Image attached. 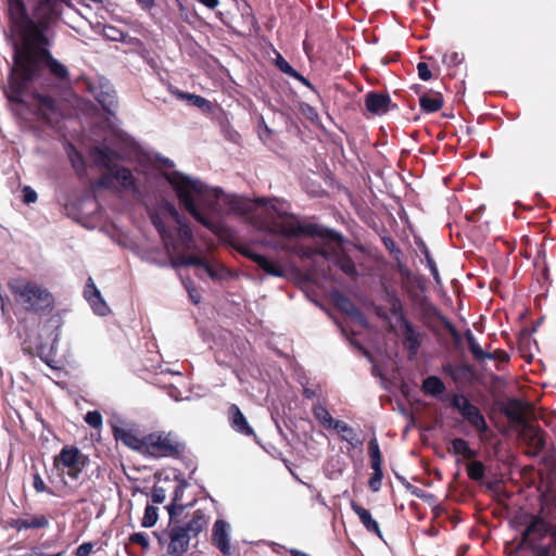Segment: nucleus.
I'll list each match as a JSON object with an SVG mask.
<instances>
[{"label": "nucleus", "instance_id": "nucleus-14", "mask_svg": "<svg viewBox=\"0 0 556 556\" xmlns=\"http://www.w3.org/2000/svg\"><path fill=\"white\" fill-rule=\"evenodd\" d=\"M90 155L96 166L104 168L109 173L117 165L115 162L123 160V155L118 151L106 146L92 148Z\"/></svg>", "mask_w": 556, "mask_h": 556}, {"label": "nucleus", "instance_id": "nucleus-11", "mask_svg": "<svg viewBox=\"0 0 556 556\" xmlns=\"http://www.w3.org/2000/svg\"><path fill=\"white\" fill-rule=\"evenodd\" d=\"M64 2L66 0H38L33 11V20L50 27L61 16V4Z\"/></svg>", "mask_w": 556, "mask_h": 556}, {"label": "nucleus", "instance_id": "nucleus-23", "mask_svg": "<svg viewBox=\"0 0 556 556\" xmlns=\"http://www.w3.org/2000/svg\"><path fill=\"white\" fill-rule=\"evenodd\" d=\"M228 525L225 520L218 519L214 523L212 541L213 544L224 554H230Z\"/></svg>", "mask_w": 556, "mask_h": 556}, {"label": "nucleus", "instance_id": "nucleus-63", "mask_svg": "<svg viewBox=\"0 0 556 556\" xmlns=\"http://www.w3.org/2000/svg\"><path fill=\"white\" fill-rule=\"evenodd\" d=\"M442 324L445 326V328L448 330L453 339L457 342L460 339L458 330L455 328V326L446 318L442 317Z\"/></svg>", "mask_w": 556, "mask_h": 556}, {"label": "nucleus", "instance_id": "nucleus-52", "mask_svg": "<svg viewBox=\"0 0 556 556\" xmlns=\"http://www.w3.org/2000/svg\"><path fill=\"white\" fill-rule=\"evenodd\" d=\"M129 542L140 545L142 549H148L150 547L148 535L144 532H135L130 534Z\"/></svg>", "mask_w": 556, "mask_h": 556}, {"label": "nucleus", "instance_id": "nucleus-17", "mask_svg": "<svg viewBox=\"0 0 556 556\" xmlns=\"http://www.w3.org/2000/svg\"><path fill=\"white\" fill-rule=\"evenodd\" d=\"M238 251L240 254L255 263L266 274L274 277L283 276V269L277 263L269 261L266 256L253 251L250 247H241Z\"/></svg>", "mask_w": 556, "mask_h": 556}, {"label": "nucleus", "instance_id": "nucleus-16", "mask_svg": "<svg viewBox=\"0 0 556 556\" xmlns=\"http://www.w3.org/2000/svg\"><path fill=\"white\" fill-rule=\"evenodd\" d=\"M227 418L231 429L244 437H251L256 439L257 435L249 424L247 417L241 412L237 404H230L227 409Z\"/></svg>", "mask_w": 556, "mask_h": 556}, {"label": "nucleus", "instance_id": "nucleus-9", "mask_svg": "<svg viewBox=\"0 0 556 556\" xmlns=\"http://www.w3.org/2000/svg\"><path fill=\"white\" fill-rule=\"evenodd\" d=\"M451 406L457 409L462 417L479 433H485L489 430V426L480 408L472 404L467 396L453 394Z\"/></svg>", "mask_w": 556, "mask_h": 556}, {"label": "nucleus", "instance_id": "nucleus-24", "mask_svg": "<svg viewBox=\"0 0 556 556\" xmlns=\"http://www.w3.org/2000/svg\"><path fill=\"white\" fill-rule=\"evenodd\" d=\"M186 488L187 482L185 480H179L175 485L172 501L166 506L170 522H173L177 517H179L186 508V505L180 503V500L184 495Z\"/></svg>", "mask_w": 556, "mask_h": 556}, {"label": "nucleus", "instance_id": "nucleus-10", "mask_svg": "<svg viewBox=\"0 0 556 556\" xmlns=\"http://www.w3.org/2000/svg\"><path fill=\"white\" fill-rule=\"evenodd\" d=\"M402 333V344L408 354V358L413 359L417 356L425 333L419 330L408 318H403V324L400 325Z\"/></svg>", "mask_w": 556, "mask_h": 556}, {"label": "nucleus", "instance_id": "nucleus-19", "mask_svg": "<svg viewBox=\"0 0 556 556\" xmlns=\"http://www.w3.org/2000/svg\"><path fill=\"white\" fill-rule=\"evenodd\" d=\"M112 433L116 441H121L124 445L142 454L146 435L139 437L135 430L118 426H112Z\"/></svg>", "mask_w": 556, "mask_h": 556}, {"label": "nucleus", "instance_id": "nucleus-8", "mask_svg": "<svg viewBox=\"0 0 556 556\" xmlns=\"http://www.w3.org/2000/svg\"><path fill=\"white\" fill-rule=\"evenodd\" d=\"M89 463V457L74 445H65L53 458V466L66 473L71 479L77 480Z\"/></svg>", "mask_w": 556, "mask_h": 556}, {"label": "nucleus", "instance_id": "nucleus-42", "mask_svg": "<svg viewBox=\"0 0 556 556\" xmlns=\"http://www.w3.org/2000/svg\"><path fill=\"white\" fill-rule=\"evenodd\" d=\"M372 473L368 480V486L372 492H378L381 489L383 471L382 466L371 467Z\"/></svg>", "mask_w": 556, "mask_h": 556}, {"label": "nucleus", "instance_id": "nucleus-55", "mask_svg": "<svg viewBox=\"0 0 556 556\" xmlns=\"http://www.w3.org/2000/svg\"><path fill=\"white\" fill-rule=\"evenodd\" d=\"M382 243L384 245V248L391 253V254H394V255H400L402 252L401 250L397 248L395 241L393 238L389 237V236H386V237H382Z\"/></svg>", "mask_w": 556, "mask_h": 556}, {"label": "nucleus", "instance_id": "nucleus-51", "mask_svg": "<svg viewBox=\"0 0 556 556\" xmlns=\"http://www.w3.org/2000/svg\"><path fill=\"white\" fill-rule=\"evenodd\" d=\"M486 355L488 356H485V359L497 361L500 364H507L510 359L509 354L502 349H497L493 352L486 351Z\"/></svg>", "mask_w": 556, "mask_h": 556}, {"label": "nucleus", "instance_id": "nucleus-28", "mask_svg": "<svg viewBox=\"0 0 556 556\" xmlns=\"http://www.w3.org/2000/svg\"><path fill=\"white\" fill-rule=\"evenodd\" d=\"M334 430L341 434V439L346 441L352 447L361 448L364 444V440L361 439L355 430L344 421L336 422Z\"/></svg>", "mask_w": 556, "mask_h": 556}, {"label": "nucleus", "instance_id": "nucleus-32", "mask_svg": "<svg viewBox=\"0 0 556 556\" xmlns=\"http://www.w3.org/2000/svg\"><path fill=\"white\" fill-rule=\"evenodd\" d=\"M336 265L350 278L355 279L358 276V271L353 258L342 253L337 257Z\"/></svg>", "mask_w": 556, "mask_h": 556}, {"label": "nucleus", "instance_id": "nucleus-39", "mask_svg": "<svg viewBox=\"0 0 556 556\" xmlns=\"http://www.w3.org/2000/svg\"><path fill=\"white\" fill-rule=\"evenodd\" d=\"M230 211L240 215H247L251 212L252 205L244 199L232 197L228 200Z\"/></svg>", "mask_w": 556, "mask_h": 556}, {"label": "nucleus", "instance_id": "nucleus-46", "mask_svg": "<svg viewBox=\"0 0 556 556\" xmlns=\"http://www.w3.org/2000/svg\"><path fill=\"white\" fill-rule=\"evenodd\" d=\"M179 97L181 99H187L192 105H194L199 109L210 108V102L202 96L180 92Z\"/></svg>", "mask_w": 556, "mask_h": 556}, {"label": "nucleus", "instance_id": "nucleus-37", "mask_svg": "<svg viewBox=\"0 0 556 556\" xmlns=\"http://www.w3.org/2000/svg\"><path fill=\"white\" fill-rule=\"evenodd\" d=\"M8 2L9 12L11 16L15 20V22L25 21L26 17H29L23 0H8Z\"/></svg>", "mask_w": 556, "mask_h": 556}, {"label": "nucleus", "instance_id": "nucleus-35", "mask_svg": "<svg viewBox=\"0 0 556 556\" xmlns=\"http://www.w3.org/2000/svg\"><path fill=\"white\" fill-rule=\"evenodd\" d=\"M388 302L390 304V313L396 317L399 325L403 324V318H407L403 311V303L401 299L393 292L388 293Z\"/></svg>", "mask_w": 556, "mask_h": 556}, {"label": "nucleus", "instance_id": "nucleus-44", "mask_svg": "<svg viewBox=\"0 0 556 556\" xmlns=\"http://www.w3.org/2000/svg\"><path fill=\"white\" fill-rule=\"evenodd\" d=\"M179 229L178 233L179 237L184 243V245L189 249L193 244V236L190 227L185 223V219H182L180 223H178Z\"/></svg>", "mask_w": 556, "mask_h": 556}, {"label": "nucleus", "instance_id": "nucleus-30", "mask_svg": "<svg viewBox=\"0 0 556 556\" xmlns=\"http://www.w3.org/2000/svg\"><path fill=\"white\" fill-rule=\"evenodd\" d=\"M421 390L427 395L438 397L445 392L446 387L438 376H428L422 381Z\"/></svg>", "mask_w": 556, "mask_h": 556}, {"label": "nucleus", "instance_id": "nucleus-49", "mask_svg": "<svg viewBox=\"0 0 556 556\" xmlns=\"http://www.w3.org/2000/svg\"><path fill=\"white\" fill-rule=\"evenodd\" d=\"M464 60V55L462 53H458L456 51L446 52L443 54L442 62L446 66H456L460 64Z\"/></svg>", "mask_w": 556, "mask_h": 556}, {"label": "nucleus", "instance_id": "nucleus-4", "mask_svg": "<svg viewBox=\"0 0 556 556\" xmlns=\"http://www.w3.org/2000/svg\"><path fill=\"white\" fill-rule=\"evenodd\" d=\"M527 548L532 556H556V525L540 515H531L516 552Z\"/></svg>", "mask_w": 556, "mask_h": 556}, {"label": "nucleus", "instance_id": "nucleus-21", "mask_svg": "<svg viewBox=\"0 0 556 556\" xmlns=\"http://www.w3.org/2000/svg\"><path fill=\"white\" fill-rule=\"evenodd\" d=\"M84 294L86 300L90 303L94 313L101 316L106 315V313L109 312V307L104 300L102 299L100 291L97 289L91 278L88 279V283L86 285Z\"/></svg>", "mask_w": 556, "mask_h": 556}, {"label": "nucleus", "instance_id": "nucleus-59", "mask_svg": "<svg viewBox=\"0 0 556 556\" xmlns=\"http://www.w3.org/2000/svg\"><path fill=\"white\" fill-rule=\"evenodd\" d=\"M163 208L173 217V219L178 224L180 223L182 219H185L180 214L179 212L177 211V208L175 207V205L170 202H165L164 205H163Z\"/></svg>", "mask_w": 556, "mask_h": 556}, {"label": "nucleus", "instance_id": "nucleus-15", "mask_svg": "<svg viewBox=\"0 0 556 556\" xmlns=\"http://www.w3.org/2000/svg\"><path fill=\"white\" fill-rule=\"evenodd\" d=\"M8 526L17 532L26 530H40L49 527V519L43 514H25L24 517L11 518L8 520Z\"/></svg>", "mask_w": 556, "mask_h": 556}, {"label": "nucleus", "instance_id": "nucleus-6", "mask_svg": "<svg viewBox=\"0 0 556 556\" xmlns=\"http://www.w3.org/2000/svg\"><path fill=\"white\" fill-rule=\"evenodd\" d=\"M167 181L175 190L177 198L185 210L202 226L210 230H214L213 223L199 211L193 198V193L197 195H203L205 193L204 184L200 180L191 179L178 172L168 175Z\"/></svg>", "mask_w": 556, "mask_h": 556}, {"label": "nucleus", "instance_id": "nucleus-50", "mask_svg": "<svg viewBox=\"0 0 556 556\" xmlns=\"http://www.w3.org/2000/svg\"><path fill=\"white\" fill-rule=\"evenodd\" d=\"M275 65L277 68L288 76H292L296 70H294L289 62L280 54L277 53V58L275 60Z\"/></svg>", "mask_w": 556, "mask_h": 556}, {"label": "nucleus", "instance_id": "nucleus-33", "mask_svg": "<svg viewBox=\"0 0 556 556\" xmlns=\"http://www.w3.org/2000/svg\"><path fill=\"white\" fill-rule=\"evenodd\" d=\"M151 222H152L153 226L156 228L164 245L166 248H168L169 244L174 245L173 244V236H172L170 231L167 229V227L163 223L162 218L156 213L151 215Z\"/></svg>", "mask_w": 556, "mask_h": 556}, {"label": "nucleus", "instance_id": "nucleus-20", "mask_svg": "<svg viewBox=\"0 0 556 556\" xmlns=\"http://www.w3.org/2000/svg\"><path fill=\"white\" fill-rule=\"evenodd\" d=\"M391 98L388 93L370 91L365 96V108L375 115L386 114L391 106Z\"/></svg>", "mask_w": 556, "mask_h": 556}, {"label": "nucleus", "instance_id": "nucleus-58", "mask_svg": "<svg viewBox=\"0 0 556 556\" xmlns=\"http://www.w3.org/2000/svg\"><path fill=\"white\" fill-rule=\"evenodd\" d=\"M470 353L472 354L473 358L478 362L484 361L486 355V351H483L482 348L479 345L478 342L473 343L469 348Z\"/></svg>", "mask_w": 556, "mask_h": 556}, {"label": "nucleus", "instance_id": "nucleus-48", "mask_svg": "<svg viewBox=\"0 0 556 556\" xmlns=\"http://www.w3.org/2000/svg\"><path fill=\"white\" fill-rule=\"evenodd\" d=\"M85 421L87 425L94 429H99L102 426V415L99 410H90L85 415Z\"/></svg>", "mask_w": 556, "mask_h": 556}, {"label": "nucleus", "instance_id": "nucleus-43", "mask_svg": "<svg viewBox=\"0 0 556 556\" xmlns=\"http://www.w3.org/2000/svg\"><path fill=\"white\" fill-rule=\"evenodd\" d=\"M157 508L155 506L148 505L141 520V526L144 528L153 527L157 521Z\"/></svg>", "mask_w": 556, "mask_h": 556}, {"label": "nucleus", "instance_id": "nucleus-36", "mask_svg": "<svg viewBox=\"0 0 556 556\" xmlns=\"http://www.w3.org/2000/svg\"><path fill=\"white\" fill-rule=\"evenodd\" d=\"M71 164L78 176L86 175L87 166L83 154L72 146V151L68 154Z\"/></svg>", "mask_w": 556, "mask_h": 556}, {"label": "nucleus", "instance_id": "nucleus-34", "mask_svg": "<svg viewBox=\"0 0 556 556\" xmlns=\"http://www.w3.org/2000/svg\"><path fill=\"white\" fill-rule=\"evenodd\" d=\"M452 451L455 455H462L466 459L476 457V452L470 448L469 443L463 438L452 440Z\"/></svg>", "mask_w": 556, "mask_h": 556}, {"label": "nucleus", "instance_id": "nucleus-13", "mask_svg": "<svg viewBox=\"0 0 556 556\" xmlns=\"http://www.w3.org/2000/svg\"><path fill=\"white\" fill-rule=\"evenodd\" d=\"M531 409V405L519 399H508L501 408L502 413L509 420L515 430L525 426L529 420L526 414Z\"/></svg>", "mask_w": 556, "mask_h": 556}, {"label": "nucleus", "instance_id": "nucleus-31", "mask_svg": "<svg viewBox=\"0 0 556 556\" xmlns=\"http://www.w3.org/2000/svg\"><path fill=\"white\" fill-rule=\"evenodd\" d=\"M313 415L318 420V422L328 429H334L336 422H339L340 420H336L332 418L328 409L319 402L314 404L313 406Z\"/></svg>", "mask_w": 556, "mask_h": 556}, {"label": "nucleus", "instance_id": "nucleus-53", "mask_svg": "<svg viewBox=\"0 0 556 556\" xmlns=\"http://www.w3.org/2000/svg\"><path fill=\"white\" fill-rule=\"evenodd\" d=\"M33 486L37 493L48 492L49 494H53L52 491L47 486L38 471H35L33 473Z\"/></svg>", "mask_w": 556, "mask_h": 556}, {"label": "nucleus", "instance_id": "nucleus-40", "mask_svg": "<svg viewBox=\"0 0 556 556\" xmlns=\"http://www.w3.org/2000/svg\"><path fill=\"white\" fill-rule=\"evenodd\" d=\"M467 475L473 481H481L485 475V467L480 460H472L467 465Z\"/></svg>", "mask_w": 556, "mask_h": 556}, {"label": "nucleus", "instance_id": "nucleus-45", "mask_svg": "<svg viewBox=\"0 0 556 556\" xmlns=\"http://www.w3.org/2000/svg\"><path fill=\"white\" fill-rule=\"evenodd\" d=\"M97 101L101 104L105 112L109 114L114 113V109L116 108V100L113 96L109 93H100L97 97Z\"/></svg>", "mask_w": 556, "mask_h": 556}, {"label": "nucleus", "instance_id": "nucleus-64", "mask_svg": "<svg viewBox=\"0 0 556 556\" xmlns=\"http://www.w3.org/2000/svg\"><path fill=\"white\" fill-rule=\"evenodd\" d=\"M27 556H63V552L47 554L41 551L39 547H33Z\"/></svg>", "mask_w": 556, "mask_h": 556}, {"label": "nucleus", "instance_id": "nucleus-60", "mask_svg": "<svg viewBox=\"0 0 556 556\" xmlns=\"http://www.w3.org/2000/svg\"><path fill=\"white\" fill-rule=\"evenodd\" d=\"M37 192L30 187L26 186L23 188V201L26 204L35 203L37 201Z\"/></svg>", "mask_w": 556, "mask_h": 556}, {"label": "nucleus", "instance_id": "nucleus-1", "mask_svg": "<svg viewBox=\"0 0 556 556\" xmlns=\"http://www.w3.org/2000/svg\"><path fill=\"white\" fill-rule=\"evenodd\" d=\"M26 55L25 65L15 73H11L9 77L10 94L9 100L16 104L24 103V96L29 85L41 76L45 67L49 73L59 80H68L70 72L67 67L56 60L49 49H38L35 58L29 59Z\"/></svg>", "mask_w": 556, "mask_h": 556}, {"label": "nucleus", "instance_id": "nucleus-38", "mask_svg": "<svg viewBox=\"0 0 556 556\" xmlns=\"http://www.w3.org/2000/svg\"><path fill=\"white\" fill-rule=\"evenodd\" d=\"M368 455L370 458V467L382 466V454L377 438L369 440Z\"/></svg>", "mask_w": 556, "mask_h": 556}, {"label": "nucleus", "instance_id": "nucleus-41", "mask_svg": "<svg viewBox=\"0 0 556 556\" xmlns=\"http://www.w3.org/2000/svg\"><path fill=\"white\" fill-rule=\"evenodd\" d=\"M421 314L425 320L431 319V318H439L442 321V317H444L439 308L431 303L428 300H425L420 304Z\"/></svg>", "mask_w": 556, "mask_h": 556}, {"label": "nucleus", "instance_id": "nucleus-26", "mask_svg": "<svg viewBox=\"0 0 556 556\" xmlns=\"http://www.w3.org/2000/svg\"><path fill=\"white\" fill-rule=\"evenodd\" d=\"M112 178L119 182L123 189L136 191L137 182L131 170L125 166L116 165L114 169L110 172Z\"/></svg>", "mask_w": 556, "mask_h": 556}, {"label": "nucleus", "instance_id": "nucleus-12", "mask_svg": "<svg viewBox=\"0 0 556 556\" xmlns=\"http://www.w3.org/2000/svg\"><path fill=\"white\" fill-rule=\"evenodd\" d=\"M516 431L520 439L531 448L533 455H538L544 450L546 432L539 426L528 421Z\"/></svg>", "mask_w": 556, "mask_h": 556}, {"label": "nucleus", "instance_id": "nucleus-29", "mask_svg": "<svg viewBox=\"0 0 556 556\" xmlns=\"http://www.w3.org/2000/svg\"><path fill=\"white\" fill-rule=\"evenodd\" d=\"M207 520L202 510L198 509L193 513L191 519L181 528L191 536L197 538L206 527Z\"/></svg>", "mask_w": 556, "mask_h": 556}, {"label": "nucleus", "instance_id": "nucleus-54", "mask_svg": "<svg viewBox=\"0 0 556 556\" xmlns=\"http://www.w3.org/2000/svg\"><path fill=\"white\" fill-rule=\"evenodd\" d=\"M94 543L92 542H85L80 544L76 551L75 556H90L93 553Z\"/></svg>", "mask_w": 556, "mask_h": 556}, {"label": "nucleus", "instance_id": "nucleus-25", "mask_svg": "<svg viewBox=\"0 0 556 556\" xmlns=\"http://www.w3.org/2000/svg\"><path fill=\"white\" fill-rule=\"evenodd\" d=\"M444 98L439 91L430 90L419 97V105L422 112L427 114L435 113L443 108Z\"/></svg>", "mask_w": 556, "mask_h": 556}, {"label": "nucleus", "instance_id": "nucleus-57", "mask_svg": "<svg viewBox=\"0 0 556 556\" xmlns=\"http://www.w3.org/2000/svg\"><path fill=\"white\" fill-rule=\"evenodd\" d=\"M151 498L155 504L163 503L166 498L165 490L162 486L154 485L151 493Z\"/></svg>", "mask_w": 556, "mask_h": 556}, {"label": "nucleus", "instance_id": "nucleus-56", "mask_svg": "<svg viewBox=\"0 0 556 556\" xmlns=\"http://www.w3.org/2000/svg\"><path fill=\"white\" fill-rule=\"evenodd\" d=\"M417 71H418V76L421 80H430L432 78V73L428 66L427 63L425 62H419L417 64Z\"/></svg>", "mask_w": 556, "mask_h": 556}, {"label": "nucleus", "instance_id": "nucleus-3", "mask_svg": "<svg viewBox=\"0 0 556 556\" xmlns=\"http://www.w3.org/2000/svg\"><path fill=\"white\" fill-rule=\"evenodd\" d=\"M8 288L15 302L27 313L47 316L55 307L54 295L45 286L26 279H13Z\"/></svg>", "mask_w": 556, "mask_h": 556}, {"label": "nucleus", "instance_id": "nucleus-62", "mask_svg": "<svg viewBox=\"0 0 556 556\" xmlns=\"http://www.w3.org/2000/svg\"><path fill=\"white\" fill-rule=\"evenodd\" d=\"M442 324L445 326V328L448 330L453 339L457 342L460 339L458 330L455 328V326L446 318L442 317Z\"/></svg>", "mask_w": 556, "mask_h": 556}, {"label": "nucleus", "instance_id": "nucleus-2", "mask_svg": "<svg viewBox=\"0 0 556 556\" xmlns=\"http://www.w3.org/2000/svg\"><path fill=\"white\" fill-rule=\"evenodd\" d=\"M270 208L276 212L277 217L269 213L264 218L260 215H253L252 217V225L261 231L288 239L306 236L327 239L337 243L343 241L342 235L334 229L326 228L318 224H301L294 214L279 212L275 205H271Z\"/></svg>", "mask_w": 556, "mask_h": 556}, {"label": "nucleus", "instance_id": "nucleus-61", "mask_svg": "<svg viewBox=\"0 0 556 556\" xmlns=\"http://www.w3.org/2000/svg\"><path fill=\"white\" fill-rule=\"evenodd\" d=\"M456 374L459 377H469L473 374V367L469 364H458L456 365Z\"/></svg>", "mask_w": 556, "mask_h": 556}, {"label": "nucleus", "instance_id": "nucleus-27", "mask_svg": "<svg viewBox=\"0 0 556 556\" xmlns=\"http://www.w3.org/2000/svg\"><path fill=\"white\" fill-rule=\"evenodd\" d=\"M331 299L336 307L342 313L352 317H357L362 315L361 311L357 308L354 302L344 293L336 291L331 294Z\"/></svg>", "mask_w": 556, "mask_h": 556}, {"label": "nucleus", "instance_id": "nucleus-5", "mask_svg": "<svg viewBox=\"0 0 556 556\" xmlns=\"http://www.w3.org/2000/svg\"><path fill=\"white\" fill-rule=\"evenodd\" d=\"M16 25L20 28L24 43L22 46L15 45L11 73H15L26 64L24 61L26 55H31L29 56L31 60L38 49H48L51 45L46 35V31L50 28L49 26L41 25L31 17H26L25 21H16Z\"/></svg>", "mask_w": 556, "mask_h": 556}, {"label": "nucleus", "instance_id": "nucleus-22", "mask_svg": "<svg viewBox=\"0 0 556 556\" xmlns=\"http://www.w3.org/2000/svg\"><path fill=\"white\" fill-rule=\"evenodd\" d=\"M351 508L357 515L359 521L368 532L376 534L379 539H382V532L380 530L379 523L376 519L372 518L368 509L355 501L351 502Z\"/></svg>", "mask_w": 556, "mask_h": 556}, {"label": "nucleus", "instance_id": "nucleus-18", "mask_svg": "<svg viewBox=\"0 0 556 556\" xmlns=\"http://www.w3.org/2000/svg\"><path fill=\"white\" fill-rule=\"evenodd\" d=\"M191 539L192 538L181 528V526H174L169 530L167 553L172 556H181L187 552Z\"/></svg>", "mask_w": 556, "mask_h": 556}, {"label": "nucleus", "instance_id": "nucleus-7", "mask_svg": "<svg viewBox=\"0 0 556 556\" xmlns=\"http://www.w3.org/2000/svg\"><path fill=\"white\" fill-rule=\"evenodd\" d=\"M185 444L170 432H152L146 435L142 455L153 458H180Z\"/></svg>", "mask_w": 556, "mask_h": 556}, {"label": "nucleus", "instance_id": "nucleus-47", "mask_svg": "<svg viewBox=\"0 0 556 556\" xmlns=\"http://www.w3.org/2000/svg\"><path fill=\"white\" fill-rule=\"evenodd\" d=\"M34 99L41 108H45L48 111L53 112L56 109L55 100L49 94L35 93Z\"/></svg>", "mask_w": 556, "mask_h": 556}]
</instances>
